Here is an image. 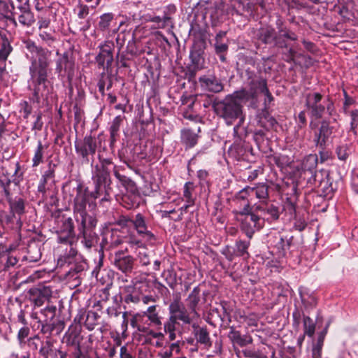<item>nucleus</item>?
<instances>
[{"instance_id":"obj_1","label":"nucleus","mask_w":358,"mask_h":358,"mask_svg":"<svg viewBox=\"0 0 358 358\" xmlns=\"http://www.w3.org/2000/svg\"><path fill=\"white\" fill-rule=\"evenodd\" d=\"M51 52L47 49H42L32 58L29 66L30 80L29 89L33 92V97L36 102H39L47 91L48 69L50 63Z\"/></svg>"},{"instance_id":"obj_2","label":"nucleus","mask_w":358,"mask_h":358,"mask_svg":"<svg viewBox=\"0 0 358 358\" xmlns=\"http://www.w3.org/2000/svg\"><path fill=\"white\" fill-rule=\"evenodd\" d=\"M246 93L244 92H235L228 95L225 99L214 106L215 112L223 117L228 124H231L234 120L241 117V122L243 120L242 115L241 103L244 101Z\"/></svg>"},{"instance_id":"obj_3","label":"nucleus","mask_w":358,"mask_h":358,"mask_svg":"<svg viewBox=\"0 0 358 358\" xmlns=\"http://www.w3.org/2000/svg\"><path fill=\"white\" fill-rule=\"evenodd\" d=\"M169 317L164 323V333L169 334L170 341H174L176 338V329L178 324V320L181 321L184 324H189L192 322L189 313L180 301V296L176 294L173 301L169 306Z\"/></svg>"},{"instance_id":"obj_4","label":"nucleus","mask_w":358,"mask_h":358,"mask_svg":"<svg viewBox=\"0 0 358 358\" xmlns=\"http://www.w3.org/2000/svg\"><path fill=\"white\" fill-rule=\"evenodd\" d=\"M92 180L94 183V190L91 193L92 197H101V202L109 201L110 187V176L108 169L96 165L93 171Z\"/></svg>"},{"instance_id":"obj_5","label":"nucleus","mask_w":358,"mask_h":358,"mask_svg":"<svg viewBox=\"0 0 358 358\" xmlns=\"http://www.w3.org/2000/svg\"><path fill=\"white\" fill-rule=\"evenodd\" d=\"M258 38L262 43L280 48L285 47V39L296 41V35L287 29L281 28L276 31L272 27L266 26L259 29Z\"/></svg>"},{"instance_id":"obj_6","label":"nucleus","mask_w":358,"mask_h":358,"mask_svg":"<svg viewBox=\"0 0 358 358\" xmlns=\"http://www.w3.org/2000/svg\"><path fill=\"white\" fill-rule=\"evenodd\" d=\"M305 106L310 111V115L315 119H320L327 109L329 115L334 111V103L329 100L325 103L322 95L316 92H310L304 95Z\"/></svg>"},{"instance_id":"obj_7","label":"nucleus","mask_w":358,"mask_h":358,"mask_svg":"<svg viewBox=\"0 0 358 358\" xmlns=\"http://www.w3.org/2000/svg\"><path fill=\"white\" fill-rule=\"evenodd\" d=\"M87 193L81 187L77 188V193L74 199L75 219L78 223L82 222L81 230H84L85 222H88L90 227H95L96 220L89 215L86 211Z\"/></svg>"},{"instance_id":"obj_8","label":"nucleus","mask_w":358,"mask_h":358,"mask_svg":"<svg viewBox=\"0 0 358 358\" xmlns=\"http://www.w3.org/2000/svg\"><path fill=\"white\" fill-rule=\"evenodd\" d=\"M134 229L141 238L137 240L135 238H130L129 243L134 246L141 248L145 243L153 244L156 240L155 235L148 229L145 217L141 213H137L131 220Z\"/></svg>"},{"instance_id":"obj_9","label":"nucleus","mask_w":358,"mask_h":358,"mask_svg":"<svg viewBox=\"0 0 358 358\" xmlns=\"http://www.w3.org/2000/svg\"><path fill=\"white\" fill-rule=\"evenodd\" d=\"M238 220L241 222V230L249 239H251L254 233L261 229L264 224V220L255 213L247 215L245 217H239Z\"/></svg>"},{"instance_id":"obj_10","label":"nucleus","mask_w":358,"mask_h":358,"mask_svg":"<svg viewBox=\"0 0 358 358\" xmlns=\"http://www.w3.org/2000/svg\"><path fill=\"white\" fill-rule=\"evenodd\" d=\"M120 25L116 26L115 15L112 13H106L101 15L96 24V29L106 34V38L114 36L117 33Z\"/></svg>"},{"instance_id":"obj_11","label":"nucleus","mask_w":358,"mask_h":358,"mask_svg":"<svg viewBox=\"0 0 358 358\" xmlns=\"http://www.w3.org/2000/svg\"><path fill=\"white\" fill-rule=\"evenodd\" d=\"M99 48L100 52L96 57V61L99 66L108 69L113 61L114 43L113 41L107 39Z\"/></svg>"},{"instance_id":"obj_12","label":"nucleus","mask_w":358,"mask_h":358,"mask_svg":"<svg viewBox=\"0 0 358 358\" xmlns=\"http://www.w3.org/2000/svg\"><path fill=\"white\" fill-rule=\"evenodd\" d=\"M56 71L62 76L71 80L75 73V62L69 52H64L57 61Z\"/></svg>"},{"instance_id":"obj_13","label":"nucleus","mask_w":358,"mask_h":358,"mask_svg":"<svg viewBox=\"0 0 358 358\" xmlns=\"http://www.w3.org/2000/svg\"><path fill=\"white\" fill-rule=\"evenodd\" d=\"M268 88L266 80L261 76H255L251 78L249 83V90H241L239 92H244L246 93L244 99L248 101L249 99H256L259 94H262Z\"/></svg>"},{"instance_id":"obj_14","label":"nucleus","mask_w":358,"mask_h":358,"mask_svg":"<svg viewBox=\"0 0 358 358\" xmlns=\"http://www.w3.org/2000/svg\"><path fill=\"white\" fill-rule=\"evenodd\" d=\"M76 152L82 158L89 162L88 156L94 155L96 150V142L91 135L86 136L83 141L75 144Z\"/></svg>"},{"instance_id":"obj_15","label":"nucleus","mask_w":358,"mask_h":358,"mask_svg":"<svg viewBox=\"0 0 358 358\" xmlns=\"http://www.w3.org/2000/svg\"><path fill=\"white\" fill-rule=\"evenodd\" d=\"M114 265L123 273L131 272L133 269L134 258L126 255L122 250H118L115 253Z\"/></svg>"},{"instance_id":"obj_16","label":"nucleus","mask_w":358,"mask_h":358,"mask_svg":"<svg viewBox=\"0 0 358 358\" xmlns=\"http://www.w3.org/2000/svg\"><path fill=\"white\" fill-rule=\"evenodd\" d=\"M201 88L206 91L218 93L222 91L223 85L215 76H203L199 78Z\"/></svg>"},{"instance_id":"obj_17","label":"nucleus","mask_w":358,"mask_h":358,"mask_svg":"<svg viewBox=\"0 0 358 358\" xmlns=\"http://www.w3.org/2000/svg\"><path fill=\"white\" fill-rule=\"evenodd\" d=\"M333 132V127L328 122L322 121L317 132H315L314 141L315 145L322 149L325 147L327 141L331 136Z\"/></svg>"},{"instance_id":"obj_18","label":"nucleus","mask_w":358,"mask_h":358,"mask_svg":"<svg viewBox=\"0 0 358 358\" xmlns=\"http://www.w3.org/2000/svg\"><path fill=\"white\" fill-rule=\"evenodd\" d=\"M50 290L47 287L39 289L31 288L29 290V300L35 306H41L50 296Z\"/></svg>"},{"instance_id":"obj_19","label":"nucleus","mask_w":358,"mask_h":358,"mask_svg":"<svg viewBox=\"0 0 358 358\" xmlns=\"http://www.w3.org/2000/svg\"><path fill=\"white\" fill-rule=\"evenodd\" d=\"M122 242V238L117 231L108 230L103 234L101 245L103 249L110 250L117 247Z\"/></svg>"},{"instance_id":"obj_20","label":"nucleus","mask_w":358,"mask_h":358,"mask_svg":"<svg viewBox=\"0 0 358 358\" xmlns=\"http://www.w3.org/2000/svg\"><path fill=\"white\" fill-rule=\"evenodd\" d=\"M81 339L80 330L77 327H71L64 335L63 343L67 346L75 347L80 344Z\"/></svg>"},{"instance_id":"obj_21","label":"nucleus","mask_w":358,"mask_h":358,"mask_svg":"<svg viewBox=\"0 0 358 358\" xmlns=\"http://www.w3.org/2000/svg\"><path fill=\"white\" fill-rule=\"evenodd\" d=\"M199 135L190 129H183L180 131L181 143L186 149L194 148L198 142Z\"/></svg>"},{"instance_id":"obj_22","label":"nucleus","mask_w":358,"mask_h":358,"mask_svg":"<svg viewBox=\"0 0 358 358\" xmlns=\"http://www.w3.org/2000/svg\"><path fill=\"white\" fill-rule=\"evenodd\" d=\"M148 26H138L136 27V29L134 30L132 34V38L131 40L128 41L127 44V52L130 53L131 55H136L138 52V48L136 46V40L137 36L142 33L143 36H145L147 35V30L146 28ZM143 37V36H139Z\"/></svg>"},{"instance_id":"obj_23","label":"nucleus","mask_w":358,"mask_h":358,"mask_svg":"<svg viewBox=\"0 0 358 358\" xmlns=\"http://www.w3.org/2000/svg\"><path fill=\"white\" fill-rule=\"evenodd\" d=\"M268 161L271 166L275 165L280 170L289 166L292 163V160L288 156L281 154H274L268 156Z\"/></svg>"},{"instance_id":"obj_24","label":"nucleus","mask_w":358,"mask_h":358,"mask_svg":"<svg viewBox=\"0 0 358 358\" xmlns=\"http://www.w3.org/2000/svg\"><path fill=\"white\" fill-rule=\"evenodd\" d=\"M317 156L315 154H310L304 157L301 164V169L303 171H309L315 176V169L317 166Z\"/></svg>"},{"instance_id":"obj_25","label":"nucleus","mask_w":358,"mask_h":358,"mask_svg":"<svg viewBox=\"0 0 358 358\" xmlns=\"http://www.w3.org/2000/svg\"><path fill=\"white\" fill-rule=\"evenodd\" d=\"M200 301V289L195 287L187 299V306L191 313L197 315L196 307Z\"/></svg>"},{"instance_id":"obj_26","label":"nucleus","mask_w":358,"mask_h":358,"mask_svg":"<svg viewBox=\"0 0 358 358\" xmlns=\"http://www.w3.org/2000/svg\"><path fill=\"white\" fill-rule=\"evenodd\" d=\"M229 337L233 343L238 345L241 347L247 345L252 343V338L249 335L242 336L238 331H231Z\"/></svg>"},{"instance_id":"obj_27","label":"nucleus","mask_w":358,"mask_h":358,"mask_svg":"<svg viewBox=\"0 0 358 358\" xmlns=\"http://www.w3.org/2000/svg\"><path fill=\"white\" fill-rule=\"evenodd\" d=\"M273 245L277 249L280 255H284L287 250L289 248V241L285 239L280 234H277L273 237Z\"/></svg>"},{"instance_id":"obj_28","label":"nucleus","mask_w":358,"mask_h":358,"mask_svg":"<svg viewBox=\"0 0 358 358\" xmlns=\"http://www.w3.org/2000/svg\"><path fill=\"white\" fill-rule=\"evenodd\" d=\"M250 245V241H243L241 239L236 240L234 247L236 257H243L244 258H248L250 256L249 252L248 251Z\"/></svg>"},{"instance_id":"obj_29","label":"nucleus","mask_w":358,"mask_h":358,"mask_svg":"<svg viewBox=\"0 0 358 358\" xmlns=\"http://www.w3.org/2000/svg\"><path fill=\"white\" fill-rule=\"evenodd\" d=\"M328 325L321 331L317 337V343L312 350V356L313 358H319L321 356L322 349L324 344L325 336L327 333Z\"/></svg>"},{"instance_id":"obj_30","label":"nucleus","mask_w":358,"mask_h":358,"mask_svg":"<svg viewBox=\"0 0 358 358\" xmlns=\"http://www.w3.org/2000/svg\"><path fill=\"white\" fill-rule=\"evenodd\" d=\"M144 315L148 318L152 324L155 326L162 325L161 318L157 311V306L154 305L149 306L147 310L144 312Z\"/></svg>"},{"instance_id":"obj_31","label":"nucleus","mask_w":358,"mask_h":358,"mask_svg":"<svg viewBox=\"0 0 358 358\" xmlns=\"http://www.w3.org/2000/svg\"><path fill=\"white\" fill-rule=\"evenodd\" d=\"M113 173L115 178L119 180V182L124 186L126 189H130L131 191L136 190V185L134 181H132L128 177L121 175L118 171L117 170L116 166H114Z\"/></svg>"},{"instance_id":"obj_32","label":"nucleus","mask_w":358,"mask_h":358,"mask_svg":"<svg viewBox=\"0 0 358 358\" xmlns=\"http://www.w3.org/2000/svg\"><path fill=\"white\" fill-rule=\"evenodd\" d=\"M170 20L171 17L168 15L165 14L163 17L159 16H155L150 17L147 20V21L153 22L154 24L151 26L150 28L156 29L165 28Z\"/></svg>"},{"instance_id":"obj_33","label":"nucleus","mask_w":358,"mask_h":358,"mask_svg":"<svg viewBox=\"0 0 358 358\" xmlns=\"http://www.w3.org/2000/svg\"><path fill=\"white\" fill-rule=\"evenodd\" d=\"M268 186L266 184H259L255 187L249 188V189L255 194L257 198L259 199H266L268 196ZM248 189H243L241 193L248 191Z\"/></svg>"},{"instance_id":"obj_34","label":"nucleus","mask_w":358,"mask_h":358,"mask_svg":"<svg viewBox=\"0 0 358 358\" xmlns=\"http://www.w3.org/2000/svg\"><path fill=\"white\" fill-rule=\"evenodd\" d=\"M245 150L243 141L239 138L236 139L234 143L229 148V152L234 157L243 156Z\"/></svg>"},{"instance_id":"obj_35","label":"nucleus","mask_w":358,"mask_h":358,"mask_svg":"<svg viewBox=\"0 0 358 358\" xmlns=\"http://www.w3.org/2000/svg\"><path fill=\"white\" fill-rule=\"evenodd\" d=\"M195 190V185L192 182H187L183 187V197L186 203H194L195 198L193 196V192Z\"/></svg>"},{"instance_id":"obj_36","label":"nucleus","mask_w":358,"mask_h":358,"mask_svg":"<svg viewBox=\"0 0 358 358\" xmlns=\"http://www.w3.org/2000/svg\"><path fill=\"white\" fill-rule=\"evenodd\" d=\"M132 289L134 291H137L139 293H143L146 291V289L148 286V283L147 279L143 276L136 277L132 281Z\"/></svg>"},{"instance_id":"obj_37","label":"nucleus","mask_w":358,"mask_h":358,"mask_svg":"<svg viewBox=\"0 0 358 358\" xmlns=\"http://www.w3.org/2000/svg\"><path fill=\"white\" fill-rule=\"evenodd\" d=\"M10 213L13 216L15 214L19 215H22L24 213V201L22 199L19 198L14 201L10 202Z\"/></svg>"},{"instance_id":"obj_38","label":"nucleus","mask_w":358,"mask_h":358,"mask_svg":"<svg viewBox=\"0 0 358 358\" xmlns=\"http://www.w3.org/2000/svg\"><path fill=\"white\" fill-rule=\"evenodd\" d=\"M57 308L54 305H48L41 310V315L43 319V322H52L56 315Z\"/></svg>"},{"instance_id":"obj_39","label":"nucleus","mask_w":358,"mask_h":358,"mask_svg":"<svg viewBox=\"0 0 358 358\" xmlns=\"http://www.w3.org/2000/svg\"><path fill=\"white\" fill-rule=\"evenodd\" d=\"M303 322L304 335L312 338L315 331V322L309 316H304Z\"/></svg>"},{"instance_id":"obj_40","label":"nucleus","mask_w":358,"mask_h":358,"mask_svg":"<svg viewBox=\"0 0 358 358\" xmlns=\"http://www.w3.org/2000/svg\"><path fill=\"white\" fill-rule=\"evenodd\" d=\"M44 146L41 141H38L36 149L34 152V155L32 159V166H38L43 162V159Z\"/></svg>"},{"instance_id":"obj_41","label":"nucleus","mask_w":358,"mask_h":358,"mask_svg":"<svg viewBox=\"0 0 358 358\" xmlns=\"http://www.w3.org/2000/svg\"><path fill=\"white\" fill-rule=\"evenodd\" d=\"M99 318V315L98 313L91 310L88 311L85 322V327L90 331L93 330Z\"/></svg>"},{"instance_id":"obj_42","label":"nucleus","mask_w":358,"mask_h":358,"mask_svg":"<svg viewBox=\"0 0 358 358\" xmlns=\"http://www.w3.org/2000/svg\"><path fill=\"white\" fill-rule=\"evenodd\" d=\"M82 222L78 223V229L80 235H82L83 240L82 243L85 245V246L87 248H90L92 245V241L90 238H87V230H92L94 227H90L88 226V222H85L84 230H81Z\"/></svg>"},{"instance_id":"obj_43","label":"nucleus","mask_w":358,"mask_h":358,"mask_svg":"<svg viewBox=\"0 0 358 358\" xmlns=\"http://www.w3.org/2000/svg\"><path fill=\"white\" fill-rule=\"evenodd\" d=\"M197 342L204 344L205 345L210 346L209 334L206 329L201 328L198 329L195 334Z\"/></svg>"},{"instance_id":"obj_44","label":"nucleus","mask_w":358,"mask_h":358,"mask_svg":"<svg viewBox=\"0 0 358 358\" xmlns=\"http://www.w3.org/2000/svg\"><path fill=\"white\" fill-rule=\"evenodd\" d=\"M18 21L23 26L30 27L35 22L34 15L31 11L25 10L18 17Z\"/></svg>"},{"instance_id":"obj_45","label":"nucleus","mask_w":358,"mask_h":358,"mask_svg":"<svg viewBox=\"0 0 358 358\" xmlns=\"http://www.w3.org/2000/svg\"><path fill=\"white\" fill-rule=\"evenodd\" d=\"M124 117L121 115L116 116L111 122L110 126V134L112 138H115L120 131V125Z\"/></svg>"},{"instance_id":"obj_46","label":"nucleus","mask_w":358,"mask_h":358,"mask_svg":"<svg viewBox=\"0 0 358 358\" xmlns=\"http://www.w3.org/2000/svg\"><path fill=\"white\" fill-rule=\"evenodd\" d=\"M180 350V346L178 343L171 344L168 348L162 350L159 352L162 358H171L173 353L178 354Z\"/></svg>"},{"instance_id":"obj_47","label":"nucleus","mask_w":358,"mask_h":358,"mask_svg":"<svg viewBox=\"0 0 358 358\" xmlns=\"http://www.w3.org/2000/svg\"><path fill=\"white\" fill-rule=\"evenodd\" d=\"M12 50L13 48L8 40L6 37L3 38V41L0 48V59L6 61Z\"/></svg>"},{"instance_id":"obj_48","label":"nucleus","mask_w":358,"mask_h":358,"mask_svg":"<svg viewBox=\"0 0 358 358\" xmlns=\"http://www.w3.org/2000/svg\"><path fill=\"white\" fill-rule=\"evenodd\" d=\"M54 31H47L45 30L39 31L38 36L42 41L48 45L51 46L55 41L56 37L54 35Z\"/></svg>"},{"instance_id":"obj_49","label":"nucleus","mask_w":358,"mask_h":358,"mask_svg":"<svg viewBox=\"0 0 358 358\" xmlns=\"http://www.w3.org/2000/svg\"><path fill=\"white\" fill-rule=\"evenodd\" d=\"M23 43L25 48L31 55V58H34L39 52V50L43 49V48L36 45V43L30 39L24 41Z\"/></svg>"},{"instance_id":"obj_50","label":"nucleus","mask_w":358,"mask_h":358,"mask_svg":"<svg viewBox=\"0 0 358 358\" xmlns=\"http://www.w3.org/2000/svg\"><path fill=\"white\" fill-rule=\"evenodd\" d=\"M57 241L58 243L66 245H71L74 240V233H62L59 231H57Z\"/></svg>"},{"instance_id":"obj_51","label":"nucleus","mask_w":358,"mask_h":358,"mask_svg":"<svg viewBox=\"0 0 358 358\" xmlns=\"http://www.w3.org/2000/svg\"><path fill=\"white\" fill-rule=\"evenodd\" d=\"M62 233H74V225L72 218L68 217L62 220V225L57 231Z\"/></svg>"},{"instance_id":"obj_52","label":"nucleus","mask_w":358,"mask_h":358,"mask_svg":"<svg viewBox=\"0 0 358 358\" xmlns=\"http://www.w3.org/2000/svg\"><path fill=\"white\" fill-rule=\"evenodd\" d=\"M38 322L41 325V331L43 334H51L55 328V323L52 322H43L41 319L38 320Z\"/></svg>"},{"instance_id":"obj_53","label":"nucleus","mask_w":358,"mask_h":358,"mask_svg":"<svg viewBox=\"0 0 358 358\" xmlns=\"http://www.w3.org/2000/svg\"><path fill=\"white\" fill-rule=\"evenodd\" d=\"M336 152L340 160L345 161L348 157V148L347 145H341L336 148Z\"/></svg>"},{"instance_id":"obj_54","label":"nucleus","mask_w":358,"mask_h":358,"mask_svg":"<svg viewBox=\"0 0 358 358\" xmlns=\"http://www.w3.org/2000/svg\"><path fill=\"white\" fill-rule=\"evenodd\" d=\"M162 275L164 277L166 283L169 285V286L174 289L176 285V274H173L171 271H164L162 274Z\"/></svg>"},{"instance_id":"obj_55","label":"nucleus","mask_w":358,"mask_h":358,"mask_svg":"<svg viewBox=\"0 0 358 358\" xmlns=\"http://www.w3.org/2000/svg\"><path fill=\"white\" fill-rule=\"evenodd\" d=\"M221 253L230 262L233 261L234 257H236L234 248L229 245L225 246Z\"/></svg>"},{"instance_id":"obj_56","label":"nucleus","mask_w":358,"mask_h":358,"mask_svg":"<svg viewBox=\"0 0 358 358\" xmlns=\"http://www.w3.org/2000/svg\"><path fill=\"white\" fill-rule=\"evenodd\" d=\"M30 329L27 325H24L22 328L20 329L17 333V339L20 343H24V340L28 337Z\"/></svg>"},{"instance_id":"obj_57","label":"nucleus","mask_w":358,"mask_h":358,"mask_svg":"<svg viewBox=\"0 0 358 358\" xmlns=\"http://www.w3.org/2000/svg\"><path fill=\"white\" fill-rule=\"evenodd\" d=\"M38 19L37 24L39 31L44 30L50 27L51 21L49 17H38Z\"/></svg>"},{"instance_id":"obj_58","label":"nucleus","mask_w":358,"mask_h":358,"mask_svg":"<svg viewBox=\"0 0 358 358\" xmlns=\"http://www.w3.org/2000/svg\"><path fill=\"white\" fill-rule=\"evenodd\" d=\"M78 17L80 19H85L89 14V7L85 4L78 6Z\"/></svg>"},{"instance_id":"obj_59","label":"nucleus","mask_w":358,"mask_h":358,"mask_svg":"<svg viewBox=\"0 0 358 358\" xmlns=\"http://www.w3.org/2000/svg\"><path fill=\"white\" fill-rule=\"evenodd\" d=\"M132 218H130L128 216L125 215H121L119 217V218L117 220L116 223L117 224L120 225L122 227H126L131 224Z\"/></svg>"},{"instance_id":"obj_60","label":"nucleus","mask_w":358,"mask_h":358,"mask_svg":"<svg viewBox=\"0 0 358 358\" xmlns=\"http://www.w3.org/2000/svg\"><path fill=\"white\" fill-rule=\"evenodd\" d=\"M301 301L306 308H312L316 306L317 300L314 296H309L308 299H306L303 295H301Z\"/></svg>"},{"instance_id":"obj_61","label":"nucleus","mask_w":358,"mask_h":358,"mask_svg":"<svg viewBox=\"0 0 358 358\" xmlns=\"http://www.w3.org/2000/svg\"><path fill=\"white\" fill-rule=\"evenodd\" d=\"M21 112L23 113L24 118L27 119L31 113V106H29L27 101H24L20 103Z\"/></svg>"},{"instance_id":"obj_62","label":"nucleus","mask_w":358,"mask_h":358,"mask_svg":"<svg viewBox=\"0 0 358 358\" xmlns=\"http://www.w3.org/2000/svg\"><path fill=\"white\" fill-rule=\"evenodd\" d=\"M243 354L248 358H262V356L258 351L253 349H245L243 350Z\"/></svg>"},{"instance_id":"obj_63","label":"nucleus","mask_w":358,"mask_h":358,"mask_svg":"<svg viewBox=\"0 0 358 358\" xmlns=\"http://www.w3.org/2000/svg\"><path fill=\"white\" fill-rule=\"evenodd\" d=\"M350 117H351V129H355L358 125V110H352L350 112Z\"/></svg>"},{"instance_id":"obj_64","label":"nucleus","mask_w":358,"mask_h":358,"mask_svg":"<svg viewBox=\"0 0 358 358\" xmlns=\"http://www.w3.org/2000/svg\"><path fill=\"white\" fill-rule=\"evenodd\" d=\"M73 356L74 358H85L84 355L85 348L80 344L74 347Z\"/></svg>"}]
</instances>
